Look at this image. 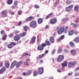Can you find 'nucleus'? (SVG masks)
<instances>
[{
  "instance_id": "53",
  "label": "nucleus",
  "mask_w": 79,
  "mask_h": 79,
  "mask_svg": "<svg viewBox=\"0 0 79 79\" xmlns=\"http://www.w3.org/2000/svg\"><path fill=\"white\" fill-rule=\"evenodd\" d=\"M4 33V30H2L1 32V34L2 35V34H3Z\"/></svg>"
},
{
  "instance_id": "32",
  "label": "nucleus",
  "mask_w": 79,
  "mask_h": 79,
  "mask_svg": "<svg viewBox=\"0 0 79 79\" xmlns=\"http://www.w3.org/2000/svg\"><path fill=\"white\" fill-rule=\"evenodd\" d=\"M18 1H15L14 2V6H17L18 5Z\"/></svg>"
},
{
  "instance_id": "38",
  "label": "nucleus",
  "mask_w": 79,
  "mask_h": 79,
  "mask_svg": "<svg viewBox=\"0 0 79 79\" xmlns=\"http://www.w3.org/2000/svg\"><path fill=\"white\" fill-rule=\"evenodd\" d=\"M34 8H39V6L37 5H35L34 6Z\"/></svg>"
},
{
  "instance_id": "33",
  "label": "nucleus",
  "mask_w": 79,
  "mask_h": 79,
  "mask_svg": "<svg viewBox=\"0 0 79 79\" xmlns=\"http://www.w3.org/2000/svg\"><path fill=\"white\" fill-rule=\"evenodd\" d=\"M62 49L61 48H59L58 49V53H61L62 52Z\"/></svg>"
},
{
  "instance_id": "6",
  "label": "nucleus",
  "mask_w": 79,
  "mask_h": 79,
  "mask_svg": "<svg viewBox=\"0 0 79 79\" xmlns=\"http://www.w3.org/2000/svg\"><path fill=\"white\" fill-rule=\"evenodd\" d=\"M38 72L39 74H42L44 73V68L39 67L38 69Z\"/></svg>"
},
{
  "instance_id": "51",
  "label": "nucleus",
  "mask_w": 79,
  "mask_h": 79,
  "mask_svg": "<svg viewBox=\"0 0 79 79\" xmlns=\"http://www.w3.org/2000/svg\"><path fill=\"white\" fill-rule=\"evenodd\" d=\"M25 21L26 22H28V21H30L28 18L26 19L25 20Z\"/></svg>"
},
{
  "instance_id": "64",
  "label": "nucleus",
  "mask_w": 79,
  "mask_h": 79,
  "mask_svg": "<svg viewBox=\"0 0 79 79\" xmlns=\"http://www.w3.org/2000/svg\"><path fill=\"white\" fill-rule=\"evenodd\" d=\"M16 79H23V78H22L21 77H19L17 78Z\"/></svg>"
},
{
  "instance_id": "49",
  "label": "nucleus",
  "mask_w": 79,
  "mask_h": 79,
  "mask_svg": "<svg viewBox=\"0 0 79 79\" xmlns=\"http://www.w3.org/2000/svg\"><path fill=\"white\" fill-rule=\"evenodd\" d=\"M48 50H46V51H45V53L44 54H45V55L46 54H47V53H48Z\"/></svg>"
},
{
  "instance_id": "9",
  "label": "nucleus",
  "mask_w": 79,
  "mask_h": 79,
  "mask_svg": "<svg viewBox=\"0 0 79 79\" xmlns=\"http://www.w3.org/2000/svg\"><path fill=\"white\" fill-rule=\"evenodd\" d=\"M21 64H22V62L20 61L17 62L16 64V68H19Z\"/></svg>"
},
{
  "instance_id": "55",
  "label": "nucleus",
  "mask_w": 79,
  "mask_h": 79,
  "mask_svg": "<svg viewBox=\"0 0 79 79\" xmlns=\"http://www.w3.org/2000/svg\"><path fill=\"white\" fill-rule=\"evenodd\" d=\"M37 42L38 43H39V35H38L37 36Z\"/></svg>"
},
{
  "instance_id": "18",
  "label": "nucleus",
  "mask_w": 79,
  "mask_h": 79,
  "mask_svg": "<svg viewBox=\"0 0 79 79\" xmlns=\"http://www.w3.org/2000/svg\"><path fill=\"white\" fill-rule=\"evenodd\" d=\"M61 65L63 67H64L65 66H68L67 65V61H64V63L61 64Z\"/></svg>"
},
{
  "instance_id": "45",
  "label": "nucleus",
  "mask_w": 79,
  "mask_h": 79,
  "mask_svg": "<svg viewBox=\"0 0 79 79\" xmlns=\"http://www.w3.org/2000/svg\"><path fill=\"white\" fill-rule=\"evenodd\" d=\"M44 62V60H41L39 61V63H41V64H42Z\"/></svg>"
},
{
  "instance_id": "13",
  "label": "nucleus",
  "mask_w": 79,
  "mask_h": 79,
  "mask_svg": "<svg viewBox=\"0 0 79 79\" xmlns=\"http://www.w3.org/2000/svg\"><path fill=\"white\" fill-rule=\"evenodd\" d=\"M37 48L39 50H43L44 49V48L41 45H40Z\"/></svg>"
},
{
  "instance_id": "8",
  "label": "nucleus",
  "mask_w": 79,
  "mask_h": 79,
  "mask_svg": "<svg viewBox=\"0 0 79 79\" xmlns=\"http://www.w3.org/2000/svg\"><path fill=\"white\" fill-rule=\"evenodd\" d=\"M7 14L5 10H3L1 12V16L2 17L4 18V17H6V16Z\"/></svg>"
},
{
  "instance_id": "58",
  "label": "nucleus",
  "mask_w": 79,
  "mask_h": 79,
  "mask_svg": "<svg viewBox=\"0 0 79 79\" xmlns=\"http://www.w3.org/2000/svg\"><path fill=\"white\" fill-rule=\"evenodd\" d=\"M64 52H65V53H68V50L66 49H64Z\"/></svg>"
},
{
  "instance_id": "40",
  "label": "nucleus",
  "mask_w": 79,
  "mask_h": 79,
  "mask_svg": "<svg viewBox=\"0 0 79 79\" xmlns=\"http://www.w3.org/2000/svg\"><path fill=\"white\" fill-rule=\"evenodd\" d=\"M73 72H70V73H68V76H71L72 75V74H73Z\"/></svg>"
},
{
  "instance_id": "25",
  "label": "nucleus",
  "mask_w": 79,
  "mask_h": 79,
  "mask_svg": "<svg viewBox=\"0 0 79 79\" xmlns=\"http://www.w3.org/2000/svg\"><path fill=\"white\" fill-rule=\"evenodd\" d=\"M5 66L7 68H8L10 66V62H6L5 64Z\"/></svg>"
},
{
  "instance_id": "35",
  "label": "nucleus",
  "mask_w": 79,
  "mask_h": 79,
  "mask_svg": "<svg viewBox=\"0 0 79 79\" xmlns=\"http://www.w3.org/2000/svg\"><path fill=\"white\" fill-rule=\"evenodd\" d=\"M28 18L30 21H31V20H32V19H34V17H33L30 16Z\"/></svg>"
},
{
  "instance_id": "47",
  "label": "nucleus",
  "mask_w": 79,
  "mask_h": 79,
  "mask_svg": "<svg viewBox=\"0 0 79 79\" xmlns=\"http://www.w3.org/2000/svg\"><path fill=\"white\" fill-rule=\"evenodd\" d=\"M71 3V2H70V1L69 0H67V5H69Z\"/></svg>"
},
{
  "instance_id": "34",
  "label": "nucleus",
  "mask_w": 79,
  "mask_h": 79,
  "mask_svg": "<svg viewBox=\"0 0 79 79\" xmlns=\"http://www.w3.org/2000/svg\"><path fill=\"white\" fill-rule=\"evenodd\" d=\"M41 46L43 48H44L45 47H46L47 46V45H46V44H45L44 43H43L41 44Z\"/></svg>"
},
{
  "instance_id": "39",
  "label": "nucleus",
  "mask_w": 79,
  "mask_h": 79,
  "mask_svg": "<svg viewBox=\"0 0 79 79\" xmlns=\"http://www.w3.org/2000/svg\"><path fill=\"white\" fill-rule=\"evenodd\" d=\"M3 62L2 61L0 62V67H2L3 66Z\"/></svg>"
},
{
  "instance_id": "59",
  "label": "nucleus",
  "mask_w": 79,
  "mask_h": 79,
  "mask_svg": "<svg viewBox=\"0 0 79 79\" xmlns=\"http://www.w3.org/2000/svg\"><path fill=\"white\" fill-rule=\"evenodd\" d=\"M23 76H26L27 75V73H23Z\"/></svg>"
},
{
  "instance_id": "57",
  "label": "nucleus",
  "mask_w": 79,
  "mask_h": 79,
  "mask_svg": "<svg viewBox=\"0 0 79 79\" xmlns=\"http://www.w3.org/2000/svg\"><path fill=\"white\" fill-rule=\"evenodd\" d=\"M22 23V22L21 21L19 22V24H18V26H19Z\"/></svg>"
},
{
  "instance_id": "36",
  "label": "nucleus",
  "mask_w": 79,
  "mask_h": 79,
  "mask_svg": "<svg viewBox=\"0 0 79 79\" xmlns=\"http://www.w3.org/2000/svg\"><path fill=\"white\" fill-rule=\"evenodd\" d=\"M67 19H67V18L63 19H62V21L63 22H66Z\"/></svg>"
},
{
  "instance_id": "16",
  "label": "nucleus",
  "mask_w": 79,
  "mask_h": 79,
  "mask_svg": "<svg viewBox=\"0 0 79 79\" xmlns=\"http://www.w3.org/2000/svg\"><path fill=\"white\" fill-rule=\"evenodd\" d=\"M50 40L52 44H53L55 42V40H54V38L52 36L50 38Z\"/></svg>"
},
{
  "instance_id": "31",
  "label": "nucleus",
  "mask_w": 79,
  "mask_h": 79,
  "mask_svg": "<svg viewBox=\"0 0 79 79\" xmlns=\"http://www.w3.org/2000/svg\"><path fill=\"white\" fill-rule=\"evenodd\" d=\"M70 45L72 47H74V43H73L72 42H70Z\"/></svg>"
},
{
  "instance_id": "15",
  "label": "nucleus",
  "mask_w": 79,
  "mask_h": 79,
  "mask_svg": "<svg viewBox=\"0 0 79 79\" xmlns=\"http://www.w3.org/2000/svg\"><path fill=\"white\" fill-rule=\"evenodd\" d=\"M45 43L46 44V45H48V46H49V45H50L51 44L50 42L47 40H45Z\"/></svg>"
},
{
  "instance_id": "10",
  "label": "nucleus",
  "mask_w": 79,
  "mask_h": 79,
  "mask_svg": "<svg viewBox=\"0 0 79 79\" xmlns=\"http://www.w3.org/2000/svg\"><path fill=\"white\" fill-rule=\"evenodd\" d=\"M17 62L16 61H14L13 62H12L11 64V68H13L16 65V64Z\"/></svg>"
},
{
  "instance_id": "11",
  "label": "nucleus",
  "mask_w": 79,
  "mask_h": 79,
  "mask_svg": "<svg viewBox=\"0 0 79 79\" xmlns=\"http://www.w3.org/2000/svg\"><path fill=\"white\" fill-rule=\"evenodd\" d=\"M64 35H62L59 38L57 39V41H61L63 39H64Z\"/></svg>"
},
{
  "instance_id": "19",
  "label": "nucleus",
  "mask_w": 79,
  "mask_h": 79,
  "mask_svg": "<svg viewBox=\"0 0 79 79\" xmlns=\"http://www.w3.org/2000/svg\"><path fill=\"white\" fill-rule=\"evenodd\" d=\"M71 25L73 26V27L76 28L79 26V25L77 24L73 23H71Z\"/></svg>"
},
{
  "instance_id": "60",
  "label": "nucleus",
  "mask_w": 79,
  "mask_h": 79,
  "mask_svg": "<svg viewBox=\"0 0 79 79\" xmlns=\"http://www.w3.org/2000/svg\"><path fill=\"white\" fill-rule=\"evenodd\" d=\"M52 15H53V13H51L50 14H49L48 15L50 16H52Z\"/></svg>"
},
{
  "instance_id": "20",
  "label": "nucleus",
  "mask_w": 79,
  "mask_h": 79,
  "mask_svg": "<svg viewBox=\"0 0 79 79\" xmlns=\"http://www.w3.org/2000/svg\"><path fill=\"white\" fill-rule=\"evenodd\" d=\"M74 34V31L73 30H71L69 31V35H73Z\"/></svg>"
},
{
  "instance_id": "24",
  "label": "nucleus",
  "mask_w": 79,
  "mask_h": 79,
  "mask_svg": "<svg viewBox=\"0 0 79 79\" xmlns=\"http://www.w3.org/2000/svg\"><path fill=\"white\" fill-rule=\"evenodd\" d=\"M27 61H30V59H27L26 60V62H24V65H27V66H29V64H28V62H27Z\"/></svg>"
},
{
  "instance_id": "29",
  "label": "nucleus",
  "mask_w": 79,
  "mask_h": 79,
  "mask_svg": "<svg viewBox=\"0 0 79 79\" xmlns=\"http://www.w3.org/2000/svg\"><path fill=\"white\" fill-rule=\"evenodd\" d=\"M13 46L12 45L11 43H10V44L7 45V47L8 48H13Z\"/></svg>"
},
{
  "instance_id": "30",
  "label": "nucleus",
  "mask_w": 79,
  "mask_h": 79,
  "mask_svg": "<svg viewBox=\"0 0 79 79\" xmlns=\"http://www.w3.org/2000/svg\"><path fill=\"white\" fill-rule=\"evenodd\" d=\"M32 73V71L31 70H28L27 73V75H30L31 73Z\"/></svg>"
},
{
  "instance_id": "5",
  "label": "nucleus",
  "mask_w": 79,
  "mask_h": 79,
  "mask_svg": "<svg viewBox=\"0 0 79 79\" xmlns=\"http://www.w3.org/2000/svg\"><path fill=\"white\" fill-rule=\"evenodd\" d=\"M64 56L63 55H60L57 58V61L60 62L64 60Z\"/></svg>"
},
{
  "instance_id": "43",
  "label": "nucleus",
  "mask_w": 79,
  "mask_h": 79,
  "mask_svg": "<svg viewBox=\"0 0 79 79\" xmlns=\"http://www.w3.org/2000/svg\"><path fill=\"white\" fill-rule=\"evenodd\" d=\"M22 14V12L20 10L18 12V15H21Z\"/></svg>"
},
{
  "instance_id": "21",
  "label": "nucleus",
  "mask_w": 79,
  "mask_h": 79,
  "mask_svg": "<svg viewBox=\"0 0 79 79\" xmlns=\"http://www.w3.org/2000/svg\"><path fill=\"white\" fill-rule=\"evenodd\" d=\"M23 29L25 32H27V29H29V27L27 26H25L23 27Z\"/></svg>"
},
{
  "instance_id": "23",
  "label": "nucleus",
  "mask_w": 79,
  "mask_h": 79,
  "mask_svg": "<svg viewBox=\"0 0 79 79\" xmlns=\"http://www.w3.org/2000/svg\"><path fill=\"white\" fill-rule=\"evenodd\" d=\"M7 3L8 5H11L13 3V0H7Z\"/></svg>"
},
{
  "instance_id": "26",
  "label": "nucleus",
  "mask_w": 79,
  "mask_h": 79,
  "mask_svg": "<svg viewBox=\"0 0 79 79\" xmlns=\"http://www.w3.org/2000/svg\"><path fill=\"white\" fill-rule=\"evenodd\" d=\"M37 75H38V72L36 71H34L33 73V76H37Z\"/></svg>"
},
{
  "instance_id": "37",
  "label": "nucleus",
  "mask_w": 79,
  "mask_h": 79,
  "mask_svg": "<svg viewBox=\"0 0 79 79\" xmlns=\"http://www.w3.org/2000/svg\"><path fill=\"white\" fill-rule=\"evenodd\" d=\"M11 45H12V46H15V45H16V44L15 43V42H11L10 43Z\"/></svg>"
},
{
  "instance_id": "3",
  "label": "nucleus",
  "mask_w": 79,
  "mask_h": 79,
  "mask_svg": "<svg viewBox=\"0 0 79 79\" xmlns=\"http://www.w3.org/2000/svg\"><path fill=\"white\" fill-rule=\"evenodd\" d=\"M57 30V33L59 34H61L63 32H64V27H61L60 29H59V27H57L56 28Z\"/></svg>"
},
{
  "instance_id": "12",
  "label": "nucleus",
  "mask_w": 79,
  "mask_h": 79,
  "mask_svg": "<svg viewBox=\"0 0 79 79\" xmlns=\"http://www.w3.org/2000/svg\"><path fill=\"white\" fill-rule=\"evenodd\" d=\"M71 53L72 55H73V56L74 55H76V51L74 49H72L71 51Z\"/></svg>"
},
{
  "instance_id": "17",
  "label": "nucleus",
  "mask_w": 79,
  "mask_h": 79,
  "mask_svg": "<svg viewBox=\"0 0 79 79\" xmlns=\"http://www.w3.org/2000/svg\"><path fill=\"white\" fill-rule=\"evenodd\" d=\"M37 21L38 24H41L43 22V19L42 18H40L38 19Z\"/></svg>"
},
{
  "instance_id": "14",
  "label": "nucleus",
  "mask_w": 79,
  "mask_h": 79,
  "mask_svg": "<svg viewBox=\"0 0 79 79\" xmlns=\"http://www.w3.org/2000/svg\"><path fill=\"white\" fill-rule=\"evenodd\" d=\"M6 70V69L5 67H3L0 70V74H2Z\"/></svg>"
},
{
  "instance_id": "46",
  "label": "nucleus",
  "mask_w": 79,
  "mask_h": 79,
  "mask_svg": "<svg viewBox=\"0 0 79 79\" xmlns=\"http://www.w3.org/2000/svg\"><path fill=\"white\" fill-rule=\"evenodd\" d=\"M23 55L24 56H28V55H29V54H28V53H25L23 54Z\"/></svg>"
},
{
  "instance_id": "56",
  "label": "nucleus",
  "mask_w": 79,
  "mask_h": 79,
  "mask_svg": "<svg viewBox=\"0 0 79 79\" xmlns=\"http://www.w3.org/2000/svg\"><path fill=\"white\" fill-rule=\"evenodd\" d=\"M68 31V30H65V29H64V33L65 34H66V33H67V31Z\"/></svg>"
},
{
  "instance_id": "61",
  "label": "nucleus",
  "mask_w": 79,
  "mask_h": 79,
  "mask_svg": "<svg viewBox=\"0 0 79 79\" xmlns=\"http://www.w3.org/2000/svg\"><path fill=\"white\" fill-rule=\"evenodd\" d=\"M49 15H48L46 16V19H48V18H49Z\"/></svg>"
},
{
  "instance_id": "50",
  "label": "nucleus",
  "mask_w": 79,
  "mask_h": 79,
  "mask_svg": "<svg viewBox=\"0 0 79 79\" xmlns=\"http://www.w3.org/2000/svg\"><path fill=\"white\" fill-rule=\"evenodd\" d=\"M68 29H69V27L68 26H65V30H67V31H68Z\"/></svg>"
},
{
  "instance_id": "4",
  "label": "nucleus",
  "mask_w": 79,
  "mask_h": 79,
  "mask_svg": "<svg viewBox=\"0 0 79 79\" xmlns=\"http://www.w3.org/2000/svg\"><path fill=\"white\" fill-rule=\"evenodd\" d=\"M76 64V62L74 61H70L68 63L69 67H73Z\"/></svg>"
},
{
  "instance_id": "22",
  "label": "nucleus",
  "mask_w": 79,
  "mask_h": 79,
  "mask_svg": "<svg viewBox=\"0 0 79 79\" xmlns=\"http://www.w3.org/2000/svg\"><path fill=\"white\" fill-rule=\"evenodd\" d=\"M35 38L36 37L35 36L33 37L32 39H31V42L32 43H34L35 40Z\"/></svg>"
},
{
  "instance_id": "62",
  "label": "nucleus",
  "mask_w": 79,
  "mask_h": 79,
  "mask_svg": "<svg viewBox=\"0 0 79 79\" xmlns=\"http://www.w3.org/2000/svg\"><path fill=\"white\" fill-rule=\"evenodd\" d=\"M75 34L76 35H77V34H78V32L76 31L75 32Z\"/></svg>"
},
{
  "instance_id": "42",
  "label": "nucleus",
  "mask_w": 79,
  "mask_h": 79,
  "mask_svg": "<svg viewBox=\"0 0 79 79\" xmlns=\"http://www.w3.org/2000/svg\"><path fill=\"white\" fill-rule=\"evenodd\" d=\"M19 33V31H18L16 30L14 31V33L15 34H18Z\"/></svg>"
},
{
  "instance_id": "7",
  "label": "nucleus",
  "mask_w": 79,
  "mask_h": 79,
  "mask_svg": "<svg viewBox=\"0 0 79 79\" xmlns=\"http://www.w3.org/2000/svg\"><path fill=\"white\" fill-rule=\"evenodd\" d=\"M57 22V19L56 18L52 19L50 21V23L51 24H55Z\"/></svg>"
},
{
  "instance_id": "44",
  "label": "nucleus",
  "mask_w": 79,
  "mask_h": 79,
  "mask_svg": "<svg viewBox=\"0 0 79 79\" xmlns=\"http://www.w3.org/2000/svg\"><path fill=\"white\" fill-rule=\"evenodd\" d=\"M69 8H70L71 10L72 9V8H73V5H70V6H68Z\"/></svg>"
},
{
  "instance_id": "63",
  "label": "nucleus",
  "mask_w": 79,
  "mask_h": 79,
  "mask_svg": "<svg viewBox=\"0 0 79 79\" xmlns=\"http://www.w3.org/2000/svg\"><path fill=\"white\" fill-rule=\"evenodd\" d=\"M49 79H54L52 77H49Z\"/></svg>"
},
{
  "instance_id": "54",
  "label": "nucleus",
  "mask_w": 79,
  "mask_h": 79,
  "mask_svg": "<svg viewBox=\"0 0 79 79\" xmlns=\"http://www.w3.org/2000/svg\"><path fill=\"white\" fill-rule=\"evenodd\" d=\"M2 39L3 40H5L6 39V38L4 37H3L2 38Z\"/></svg>"
},
{
  "instance_id": "41",
  "label": "nucleus",
  "mask_w": 79,
  "mask_h": 79,
  "mask_svg": "<svg viewBox=\"0 0 79 79\" xmlns=\"http://www.w3.org/2000/svg\"><path fill=\"white\" fill-rule=\"evenodd\" d=\"M78 7L77 6H75L74 7V10L75 11H77L78 10Z\"/></svg>"
},
{
  "instance_id": "1",
  "label": "nucleus",
  "mask_w": 79,
  "mask_h": 79,
  "mask_svg": "<svg viewBox=\"0 0 79 79\" xmlns=\"http://www.w3.org/2000/svg\"><path fill=\"white\" fill-rule=\"evenodd\" d=\"M26 32L24 31L19 35H16L14 37V39L15 41H18L20 40V37H24V36H26Z\"/></svg>"
},
{
  "instance_id": "27",
  "label": "nucleus",
  "mask_w": 79,
  "mask_h": 79,
  "mask_svg": "<svg viewBox=\"0 0 79 79\" xmlns=\"http://www.w3.org/2000/svg\"><path fill=\"white\" fill-rule=\"evenodd\" d=\"M45 56V54H42L41 55H39V57L40 59H42V58H43V57H44Z\"/></svg>"
},
{
  "instance_id": "28",
  "label": "nucleus",
  "mask_w": 79,
  "mask_h": 79,
  "mask_svg": "<svg viewBox=\"0 0 79 79\" xmlns=\"http://www.w3.org/2000/svg\"><path fill=\"white\" fill-rule=\"evenodd\" d=\"M71 9L69 7V6L66 8V10L67 12H69V11H71Z\"/></svg>"
},
{
  "instance_id": "48",
  "label": "nucleus",
  "mask_w": 79,
  "mask_h": 79,
  "mask_svg": "<svg viewBox=\"0 0 79 79\" xmlns=\"http://www.w3.org/2000/svg\"><path fill=\"white\" fill-rule=\"evenodd\" d=\"M49 27V26L48 25H46L45 27V29H48Z\"/></svg>"
},
{
  "instance_id": "52",
  "label": "nucleus",
  "mask_w": 79,
  "mask_h": 79,
  "mask_svg": "<svg viewBox=\"0 0 79 79\" xmlns=\"http://www.w3.org/2000/svg\"><path fill=\"white\" fill-rule=\"evenodd\" d=\"M55 51H56V50L55 49H54L52 51V55H53V54H54L55 53Z\"/></svg>"
},
{
  "instance_id": "2",
  "label": "nucleus",
  "mask_w": 79,
  "mask_h": 79,
  "mask_svg": "<svg viewBox=\"0 0 79 79\" xmlns=\"http://www.w3.org/2000/svg\"><path fill=\"white\" fill-rule=\"evenodd\" d=\"M29 26L35 29L37 27V22L35 21H32L30 23Z\"/></svg>"
}]
</instances>
